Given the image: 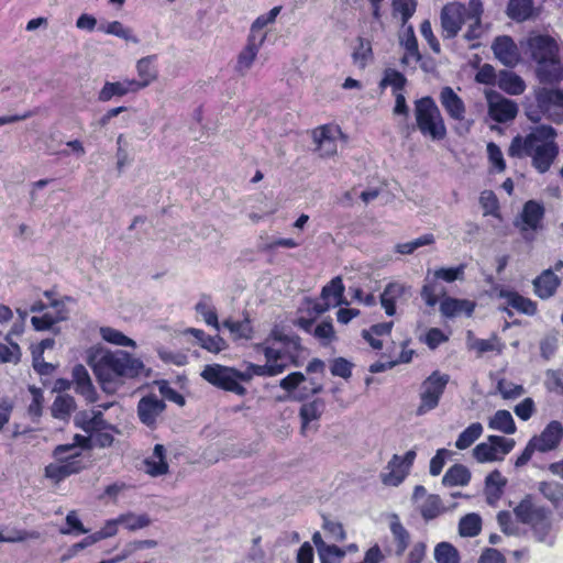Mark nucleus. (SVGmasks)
<instances>
[{"instance_id": "obj_49", "label": "nucleus", "mask_w": 563, "mask_h": 563, "mask_svg": "<svg viewBox=\"0 0 563 563\" xmlns=\"http://www.w3.org/2000/svg\"><path fill=\"white\" fill-rule=\"evenodd\" d=\"M100 335L104 341L115 345L132 347L135 346V342L132 339L128 338L121 331L110 327L100 328Z\"/></svg>"}, {"instance_id": "obj_54", "label": "nucleus", "mask_w": 563, "mask_h": 563, "mask_svg": "<svg viewBox=\"0 0 563 563\" xmlns=\"http://www.w3.org/2000/svg\"><path fill=\"white\" fill-rule=\"evenodd\" d=\"M487 155L489 163L497 173H503L506 169L503 152L496 143L489 142L487 144Z\"/></svg>"}, {"instance_id": "obj_29", "label": "nucleus", "mask_w": 563, "mask_h": 563, "mask_svg": "<svg viewBox=\"0 0 563 563\" xmlns=\"http://www.w3.org/2000/svg\"><path fill=\"white\" fill-rule=\"evenodd\" d=\"M506 483V478L497 470L487 475L485 479V494L488 504H493L500 498Z\"/></svg>"}, {"instance_id": "obj_28", "label": "nucleus", "mask_w": 563, "mask_h": 563, "mask_svg": "<svg viewBox=\"0 0 563 563\" xmlns=\"http://www.w3.org/2000/svg\"><path fill=\"white\" fill-rule=\"evenodd\" d=\"M76 409V401L73 396L58 395L52 404L51 412L56 419L67 421Z\"/></svg>"}, {"instance_id": "obj_50", "label": "nucleus", "mask_w": 563, "mask_h": 563, "mask_svg": "<svg viewBox=\"0 0 563 563\" xmlns=\"http://www.w3.org/2000/svg\"><path fill=\"white\" fill-rule=\"evenodd\" d=\"M352 57L355 65H357L360 68H365L367 63L373 57L371 42L358 37V45L355 47Z\"/></svg>"}, {"instance_id": "obj_41", "label": "nucleus", "mask_w": 563, "mask_h": 563, "mask_svg": "<svg viewBox=\"0 0 563 563\" xmlns=\"http://www.w3.org/2000/svg\"><path fill=\"white\" fill-rule=\"evenodd\" d=\"M418 0H391L393 15L400 16L401 25L406 26L415 14Z\"/></svg>"}, {"instance_id": "obj_22", "label": "nucleus", "mask_w": 563, "mask_h": 563, "mask_svg": "<svg viewBox=\"0 0 563 563\" xmlns=\"http://www.w3.org/2000/svg\"><path fill=\"white\" fill-rule=\"evenodd\" d=\"M325 409V404L322 399L317 398L312 401L305 402L299 410L301 421V434H306L311 429V422L318 421Z\"/></svg>"}, {"instance_id": "obj_3", "label": "nucleus", "mask_w": 563, "mask_h": 563, "mask_svg": "<svg viewBox=\"0 0 563 563\" xmlns=\"http://www.w3.org/2000/svg\"><path fill=\"white\" fill-rule=\"evenodd\" d=\"M526 52L536 63V75L541 84L555 85L563 80V65L558 41L549 34L531 33Z\"/></svg>"}, {"instance_id": "obj_24", "label": "nucleus", "mask_w": 563, "mask_h": 563, "mask_svg": "<svg viewBox=\"0 0 563 563\" xmlns=\"http://www.w3.org/2000/svg\"><path fill=\"white\" fill-rule=\"evenodd\" d=\"M559 285V277L550 268L533 280L534 292L541 299L553 296Z\"/></svg>"}, {"instance_id": "obj_32", "label": "nucleus", "mask_w": 563, "mask_h": 563, "mask_svg": "<svg viewBox=\"0 0 563 563\" xmlns=\"http://www.w3.org/2000/svg\"><path fill=\"white\" fill-rule=\"evenodd\" d=\"M488 427L505 434H514L517 430L511 413L505 409L495 412L488 421Z\"/></svg>"}, {"instance_id": "obj_44", "label": "nucleus", "mask_w": 563, "mask_h": 563, "mask_svg": "<svg viewBox=\"0 0 563 563\" xmlns=\"http://www.w3.org/2000/svg\"><path fill=\"white\" fill-rule=\"evenodd\" d=\"M483 433V426L479 422L470 424L464 431L460 433L455 442L459 450L470 448Z\"/></svg>"}, {"instance_id": "obj_9", "label": "nucleus", "mask_w": 563, "mask_h": 563, "mask_svg": "<svg viewBox=\"0 0 563 563\" xmlns=\"http://www.w3.org/2000/svg\"><path fill=\"white\" fill-rule=\"evenodd\" d=\"M450 380L448 374H442L434 371L421 384L420 405L417 408L416 415L423 416L427 412L438 407L441 396Z\"/></svg>"}, {"instance_id": "obj_7", "label": "nucleus", "mask_w": 563, "mask_h": 563, "mask_svg": "<svg viewBox=\"0 0 563 563\" xmlns=\"http://www.w3.org/2000/svg\"><path fill=\"white\" fill-rule=\"evenodd\" d=\"M514 512L520 522L531 527L539 542L547 541L552 527L550 511L547 508L533 503L532 497L528 495L518 504Z\"/></svg>"}, {"instance_id": "obj_38", "label": "nucleus", "mask_w": 563, "mask_h": 563, "mask_svg": "<svg viewBox=\"0 0 563 563\" xmlns=\"http://www.w3.org/2000/svg\"><path fill=\"white\" fill-rule=\"evenodd\" d=\"M499 88L509 95H520L526 89L523 79L511 71L501 73L498 81Z\"/></svg>"}, {"instance_id": "obj_1", "label": "nucleus", "mask_w": 563, "mask_h": 563, "mask_svg": "<svg viewBox=\"0 0 563 563\" xmlns=\"http://www.w3.org/2000/svg\"><path fill=\"white\" fill-rule=\"evenodd\" d=\"M556 137L558 132L552 125H536L525 136L512 139L508 154L511 157H530L532 167L539 174H545L560 153Z\"/></svg>"}, {"instance_id": "obj_6", "label": "nucleus", "mask_w": 563, "mask_h": 563, "mask_svg": "<svg viewBox=\"0 0 563 563\" xmlns=\"http://www.w3.org/2000/svg\"><path fill=\"white\" fill-rule=\"evenodd\" d=\"M74 450V444L57 445L53 451V456L57 463H51L45 467V476L55 483H59L66 477L87 468V461L80 452H73Z\"/></svg>"}, {"instance_id": "obj_42", "label": "nucleus", "mask_w": 563, "mask_h": 563, "mask_svg": "<svg viewBox=\"0 0 563 563\" xmlns=\"http://www.w3.org/2000/svg\"><path fill=\"white\" fill-rule=\"evenodd\" d=\"M137 75L140 77L136 80L137 90L147 87L157 77L156 70L152 66L151 57H143L136 64Z\"/></svg>"}, {"instance_id": "obj_26", "label": "nucleus", "mask_w": 563, "mask_h": 563, "mask_svg": "<svg viewBox=\"0 0 563 563\" xmlns=\"http://www.w3.org/2000/svg\"><path fill=\"white\" fill-rule=\"evenodd\" d=\"M455 507L456 503L452 504L449 507H445L439 495L431 494L426 498L423 504L420 506V514L426 521H430L439 517L444 511L454 509Z\"/></svg>"}, {"instance_id": "obj_16", "label": "nucleus", "mask_w": 563, "mask_h": 563, "mask_svg": "<svg viewBox=\"0 0 563 563\" xmlns=\"http://www.w3.org/2000/svg\"><path fill=\"white\" fill-rule=\"evenodd\" d=\"M439 100L452 120L462 121L465 119L466 109L464 101L450 86L441 89Z\"/></svg>"}, {"instance_id": "obj_12", "label": "nucleus", "mask_w": 563, "mask_h": 563, "mask_svg": "<svg viewBox=\"0 0 563 563\" xmlns=\"http://www.w3.org/2000/svg\"><path fill=\"white\" fill-rule=\"evenodd\" d=\"M336 135L344 136L339 125L322 124L311 131L316 151L320 157H332L338 153Z\"/></svg>"}, {"instance_id": "obj_47", "label": "nucleus", "mask_w": 563, "mask_h": 563, "mask_svg": "<svg viewBox=\"0 0 563 563\" xmlns=\"http://www.w3.org/2000/svg\"><path fill=\"white\" fill-rule=\"evenodd\" d=\"M286 369V365H256L249 363L245 371H242V375H249L250 380L253 376H275L283 373Z\"/></svg>"}, {"instance_id": "obj_34", "label": "nucleus", "mask_w": 563, "mask_h": 563, "mask_svg": "<svg viewBox=\"0 0 563 563\" xmlns=\"http://www.w3.org/2000/svg\"><path fill=\"white\" fill-rule=\"evenodd\" d=\"M405 292V287L398 283H390L387 285L380 295V302L385 312L388 316H394L396 312L395 302Z\"/></svg>"}, {"instance_id": "obj_30", "label": "nucleus", "mask_w": 563, "mask_h": 563, "mask_svg": "<svg viewBox=\"0 0 563 563\" xmlns=\"http://www.w3.org/2000/svg\"><path fill=\"white\" fill-rule=\"evenodd\" d=\"M444 295L445 288L442 285V283L439 279H435L434 276L430 277V275L428 274V276L426 277V284L423 285L421 290V297L424 300V302L428 306L433 307L437 305L439 298L443 297Z\"/></svg>"}, {"instance_id": "obj_35", "label": "nucleus", "mask_w": 563, "mask_h": 563, "mask_svg": "<svg viewBox=\"0 0 563 563\" xmlns=\"http://www.w3.org/2000/svg\"><path fill=\"white\" fill-rule=\"evenodd\" d=\"M188 333L192 334L201 347L212 353H219L225 347L224 340L219 335H208L202 330L190 328L187 330Z\"/></svg>"}, {"instance_id": "obj_51", "label": "nucleus", "mask_w": 563, "mask_h": 563, "mask_svg": "<svg viewBox=\"0 0 563 563\" xmlns=\"http://www.w3.org/2000/svg\"><path fill=\"white\" fill-rule=\"evenodd\" d=\"M473 456L479 463L493 462L503 460V456H498L496 448L490 442H482L473 449Z\"/></svg>"}, {"instance_id": "obj_37", "label": "nucleus", "mask_w": 563, "mask_h": 563, "mask_svg": "<svg viewBox=\"0 0 563 563\" xmlns=\"http://www.w3.org/2000/svg\"><path fill=\"white\" fill-rule=\"evenodd\" d=\"M343 292L344 285L342 278L340 276H336L332 278V280L322 288L321 299L329 301L330 297H333V306L349 305V302L345 300L343 296Z\"/></svg>"}, {"instance_id": "obj_17", "label": "nucleus", "mask_w": 563, "mask_h": 563, "mask_svg": "<svg viewBox=\"0 0 563 563\" xmlns=\"http://www.w3.org/2000/svg\"><path fill=\"white\" fill-rule=\"evenodd\" d=\"M563 435V427L559 421H551L540 435L531 438L539 452H548L558 446Z\"/></svg>"}, {"instance_id": "obj_31", "label": "nucleus", "mask_w": 563, "mask_h": 563, "mask_svg": "<svg viewBox=\"0 0 563 563\" xmlns=\"http://www.w3.org/2000/svg\"><path fill=\"white\" fill-rule=\"evenodd\" d=\"M471 481V472L463 464H454L444 474L442 483L445 486H465Z\"/></svg>"}, {"instance_id": "obj_58", "label": "nucleus", "mask_w": 563, "mask_h": 563, "mask_svg": "<svg viewBox=\"0 0 563 563\" xmlns=\"http://www.w3.org/2000/svg\"><path fill=\"white\" fill-rule=\"evenodd\" d=\"M306 382H307V378L305 377V375L302 373L294 372V373H290L289 375H287L286 377H284L279 382V386L283 389L291 393V391L298 390L300 385Z\"/></svg>"}, {"instance_id": "obj_53", "label": "nucleus", "mask_w": 563, "mask_h": 563, "mask_svg": "<svg viewBox=\"0 0 563 563\" xmlns=\"http://www.w3.org/2000/svg\"><path fill=\"white\" fill-rule=\"evenodd\" d=\"M479 203L484 209L485 216H498L499 202L493 190H484L479 196Z\"/></svg>"}, {"instance_id": "obj_15", "label": "nucleus", "mask_w": 563, "mask_h": 563, "mask_svg": "<svg viewBox=\"0 0 563 563\" xmlns=\"http://www.w3.org/2000/svg\"><path fill=\"white\" fill-rule=\"evenodd\" d=\"M496 58L505 66L514 67L519 62L518 47L509 35L497 36L492 45Z\"/></svg>"}, {"instance_id": "obj_43", "label": "nucleus", "mask_w": 563, "mask_h": 563, "mask_svg": "<svg viewBox=\"0 0 563 563\" xmlns=\"http://www.w3.org/2000/svg\"><path fill=\"white\" fill-rule=\"evenodd\" d=\"M407 85V78L406 76L394 69V68H386L384 70V76L379 82L380 88H386L390 86L393 88V93H399L402 92Z\"/></svg>"}, {"instance_id": "obj_18", "label": "nucleus", "mask_w": 563, "mask_h": 563, "mask_svg": "<svg viewBox=\"0 0 563 563\" xmlns=\"http://www.w3.org/2000/svg\"><path fill=\"white\" fill-rule=\"evenodd\" d=\"M488 114L498 123H507L517 117L518 106L514 100L499 97L497 100L489 101Z\"/></svg>"}, {"instance_id": "obj_62", "label": "nucleus", "mask_w": 563, "mask_h": 563, "mask_svg": "<svg viewBox=\"0 0 563 563\" xmlns=\"http://www.w3.org/2000/svg\"><path fill=\"white\" fill-rule=\"evenodd\" d=\"M322 390V385L319 383H316L313 379H310L307 384L303 383L300 385L299 389L294 395V399L302 401L310 397L311 395L318 394Z\"/></svg>"}, {"instance_id": "obj_25", "label": "nucleus", "mask_w": 563, "mask_h": 563, "mask_svg": "<svg viewBox=\"0 0 563 563\" xmlns=\"http://www.w3.org/2000/svg\"><path fill=\"white\" fill-rule=\"evenodd\" d=\"M499 298H505L507 300V305L517 311L533 316L537 312V305L531 299L522 297L518 292L500 289L498 291Z\"/></svg>"}, {"instance_id": "obj_14", "label": "nucleus", "mask_w": 563, "mask_h": 563, "mask_svg": "<svg viewBox=\"0 0 563 563\" xmlns=\"http://www.w3.org/2000/svg\"><path fill=\"white\" fill-rule=\"evenodd\" d=\"M166 409V404L156 395L151 394L142 397L137 404V416L143 424L148 428H155L157 418Z\"/></svg>"}, {"instance_id": "obj_39", "label": "nucleus", "mask_w": 563, "mask_h": 563, "mask_svg": "<svg viewBox=\"0 0 563 563\" xmlns=\"http://www.w3.org/2000/svg\"><path fill=\"white\" fill-rule=\"evenodd\" d=\"M390 531L397 542L396 554L400 556L409 544L410 536L407 529L401 525L399 517L395 514L391 516Z\"/></svg>"}, {"instance_id": "obj_33", "label": "nucleus", "mask_w": 563, "mask_h": 563, "mask_svg": "<svg viewBox=\"0 0 563 563\" xmlns=\"http://www.w3.org/2000/svg\"><path fill=\"white\" fill-rule=\"evenodd\" d=\"M533 0H509L507 14L510 19L522 22L532 16Z\"/></svg>"}, {"instance_id": "obj_56", "label": "nucleus", "mask_w": 563, "mask_h": 563, "mask_svg": "<svg viewBox=\"0 0 563 563\" xmlns=\"http://www.w3.org/2000/svg\"><path fill=\"white\" fill-rule=\"evenodd\" d=\"M497 388L505 399H515L525 394V388L521 385L500 379Z\"/></svg>"}, {"instance_id": "obj_60", "label": "nucleus", "mask_w": 563, "mask_h": 563, "mask_svg": "<svg viewBox=\"0 0 563 563\" xmlns=\"http://www.w3.org/2000/svg\"><path fill=\"white\" fill-rule=\"evenodd\" d=\"M223 325L228 328L232 333H236L240 338H251L252 328L249 320L244 321H231L225 320Z\"/></svg>"}, {"instance_id": "obj_4", "label": "nucleus", "mask_w": 563, "mask_h": 563, "mask_svg": "<svg viewBox=\"0 0 563 563\" xmlns=\"http://www.w3.org/2000/svg\"><path fill=\"white\" fill-rule=\"evenodd\" d=\"M525 114L529 121L539 123L548 119L554 123L563 122V89L537 87L523 102Z\"/></svg>"}, {"instance_id": "obj_8", "label": "nucleus", "mask_w": 563, "mask_h": 563, "mask_svg": "<svg viewBox=\"0 0 563 563\" xmlns=\"http://www.w3.org/2000/svg\"><path fill=\"white\" fill-rule=\"evenodd\" d=\"M201 376L211 385L232 391L239 396L246 394L245 387L240 382H249V375H242V371L220 364L206 365Z\"/></svg>"}, {"instance_id": "obj_27", "label": "nucleus", "mask_w": 563, "mask_h": 563, "mask_svg": "<svg viewBox=\"0 0 563 563\" xmlns=\"http://www.w3.org/2000/svg\"><path fill=\"white\" fill-rule=\"evenodd\" d=\"M482 15H483V3L481 0H472V13L468 22L466 23L467 30L464 34V38L468 42L478 40L482 36Z\"/></svg>"}, {"instance_id": "obj_48", "label": "nucleus", "mask_w": 563, "mask_h": 563, "mask_svg": "<svg viewBox=\"0 0 563 563\" xmlns=\"http://www.w3.org/2000/svg\"><path fill=\"white\" fill-rule=\"evenodd\" d=\"M197 313H199L207 324L214 327L219 330L218 316L214 307L210 302V298L203 296L195 307Z\"/></svg>"}, {"instance_id": "obj_40", "label": "nucleus", "mask_w": 563, "mask_h": 563, "mask_svg": "<svg viewBox=\"0 0 563 563\" xmlns=\"http://www.w3.org/2000/svg\"><path fill=\"white\" fill-rule=\"evenodd\" d=\"M401 44L406 49V55L401 58V64L408 63V56L412 57L416 62L422 58L412 25H407Z\"/></svg>"}, {"instance_id": "obj_52", "label": "nucleus", "mask_w": 563, "mask_h": 563, "mask_svg": "<svg viewBox=\"0 0 563 563\" xmlns=\"http://www.w3.org/2000/svg\"><path fill=\"white\" fill-rule=\"evenodd\" d=\"M120 523L124 525L126 529L135 531L150 526L151 519L147 515H135L128 512L118 517Z\"/></svg>"}, {"instance_id": "obj_45", "label": "nucleus", "mask_w": 563, "mask_h": 563, "mask_svg": "<svg viewBox=\"0 0 563 563\" xmlns=\"http://www.w3.org/2000/svg\"><path fill=\"white\" fill-rule=\"evenodd\" d=\"M434 559L437 563H460V553L454 545L443 541L437 544Z\"/></svg>"}, {"instance_id": "obj_13", "label": "nucleus", "mask_w": 563, "mask_h": 563, "mask_svg": "<svg viewBox=\"0 0 563 563\" xmlns=\"http://www.w3.org/2000/svg\"><path fill=\"white\" fill-rule=\"evenodd\" d=\"M416 455L415 450H409L404 456L394 454L386 467L388 472L380 475L382 482L385 485L398 486L409 473Z\"/></svg>"}, {"instance_id": "obj_20", "label": "nucleus", "mask_w": 563, "mask_h": 563, "mask_svg": "<svg viewBox=\"0 0 563 563\" xmlns=\"http://www.w3.org/2000/svg\"><path fill=\"white\" fill-rule=\"evenodd\" d=\"M136 79H124L122 81H107L98 95L101 102L110 101L113 97H122L129 92H137Z\"/></svg>"}, {"instance_id": "obj_57", "label": "nucleus", "mask_w": 563, "mask_h": 563, "mask_svg": "<svg viewBox=\"0 0 563 563\" xmlns=\"http://www.w3.org/2000/svg\"><path fill=\"white\" fill-rule=\"evenodd\" d=\"M464 275V265L450 268H440L433 273L435 279L452 283L457 279H462Z\"/></svg>"}, {"instance_id": "obj_2", "label": "nucleus", "mask_w": 563, "mask_h": 563, "mask_svg": "<svg viewBox=\"0 0 563 563\" xmlns=\"http://www.w3.org/2000/svg\"><path fill=\"white\" fill-rule=\"evenodd\" d=\"M89 364L92 366L102 389L107 393L114 391L117 382L120 379L135 378L145 371V366L140 358L122 350L107 351L97 361L91 357Z\"/></svg>"}, {"instance_id": "obj_36", "label": "nucleus", "mask_w": 563, "mask_h": 563, "mask_svg": "<svg viewBox=\"0 0 563 563\" xmlns=\"http://www.w3.org/2000/svg\"><path fill=\"white\" fill-rule=\"evenodd\" d=\"M540 493L550 500L553 506L563 512V485L558 482H541Z\"/></svg>"}, {"instance_id": "obj_61", "label": "nucleus", "mask_w": 563, "mask_h": 563, "mask_svg": "<svg viewBox=\"0 0 563 563\" xmlns=\"http://www.w3.org/2000/svg\"><path fill=\"white\" fill-rule=\"evenodd\" d=\"M158 390L161 395L179 406L185 405V398L183 395H180L177 390L170 387L169 383L167 380H159L157 382Z\"/></svg>"}, {"instance_id": "obj_64", "label": "nucleus", "mask_w": 563, "mask_h": 563, "mask_svg": "<svg viewBox=\"0 0 563 563\" xmlns=\"http://www.w3.org/2000/svg\"><path fill=\"white\" fill-rule=\"evenodd\" d=\"M313 335L323 340V344H328L334 338V329L331 321H322L313 329Z\"/></svg>"}, {"instance_id": "obj_23", "label": "nucleus", "mask_w": 563, "mask_h": 563, "mask_svg": "<svg viewBox=\"0 0 563 563\" xmlns=\"http://www.w3.org/2000/svg\"><path fill=\"white\" fill-rule=\"evenodd\" d=\"M145 472L153 477L168 473V463L166 462V449L163 444H156L152 457L144 460Z\"/></svg>"}, {"instance_id": "obj_19", "label": "nucleus", "mask_w": 563, "mask_h": 563, "mask_svg": "<svg viewBox=\"0 0 563 563\" xmlns=\"http://www.w3.org/2000/svg\"><path fill=\"white\" fill-rule=\"evenodd\" d=\"M476 303L468 299H456L452 297H445L440 303V312L445 318H456L461 314L471 317L474 312Z\"/></svg>"}, {"instance_id": "obj_10", "label": "nucleus", "mask_w": 563, "mask_h": 563, "mask_svg": "<svg viewBox=\"0 0 563 563\" xmlns=\"http://www.w3.org/2000/svg\"><path fill=\"white\" fill-rule=\"evenodd\" d=\"M472 13V0L467 4L461 2L446 3L440 14L442 35L444 38H454L462 26L468 22Z\"/></svg>"}, {"instance_id": "obj_11", "label": "nucleus", "mask_w": 563, "mask_h": 563, "mask_svg": "<svg viewBox=\"0 0 563 563\" xmlns=\"http://www.w3.org/2000/svg\"><path fill=\"white\" fill-rule=\"evenodd\" d=\"M544 206L537 200H528L520 213V222L517 224L525 239L532 240L533 234L542 229L544 219Z\"/></svg>"}, {"instance_id": "obj_55", "label": "nucleus", "mask_w": 563, "mask_h": 563, "mask_svg": "<svg viewBox=\"0 0 563 563\" xmlns=\"http://www.w3.org/2000/svg\"><path fill=\"white\" fill-rule=\"evenodd\" d=\"M353 364L344 357H336L331 363V374L344 379L352 376Z\"/></svg>"}, {"instance_id": "obj_46", "label": "nucleus", "mask_w": 563, "mask_h": 563, "mask_svg": "<svg viewBox=\"0 0 563 563\" xmlns=\"http://www.w3.org/2000/svg\"><path fill=\"white\" fill-rule=\"evenodd\" d=\"M482 519L477 514H468L461 518L459 532L462 537H475L481 532Z\"/></svg>"}, {"instance_id": "obj_5", "label": "nucleus", "mask_w": 563, "mask_h": 563, "mask_svg": "<svg viewBox=\"0 0 563 563\" xmlns=\"http://www.w3.org/2000/svg\"><path fill=\"white\" fill-rule=\"evenodd\" d=\"M417 128L423 136L441 141L446 136V126L440 109L432 97L426 96L415 101Z\"/></svg>"}, {"instance_id": "obj_63", "label": "nucleus", "mask_w": 563, "mask_h": 563, "mask_svg": "<svg viewBox=\"0 0 563 563\" xmlns=\"http://www.w3.org/2000/svg\"><path fill=\"white\" fill-rule=\"evenodd\" d=\"M420 32L424 40L428 42L430 48L437 54L440 53V43L433 34L431 22L429 20L422 21L420 24Z\"/></svg>"}, {"instance_id": "obj_21", "label": "nucleus", "mask_w": 563, "mask_h": 563, "mask_svg": "<svg viewBox=\"0 0 563 563\" xmlns=\"http://www.w3.org/2000/svg\"><path fill=\"white\" fill-rule=\"evenodd\" d=\"M73 379L76 384V391L84 396L88 402H95L97 399L96 389L91 383L87 368L77 364L73 368Z\"/></svg>"}, {"instance_id": "obj_59", "label": "nucleus", "mask_w": 563, "mask_h": 563, "mask_svg": "<svg viewBox=\"0 0 563 563\" xmlns=\"http://www.w3.org/2000/svg\"><path fill=\"white\" fill-rule=\"evenodd\" d=\"M257 54V52L244 47L238 56L235 66L236 71L243 74L245 70L250 69Z\"/></svg>"}]
</instances>
